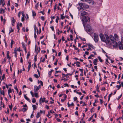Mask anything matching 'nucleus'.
<instances>
[{"label": "nucleus", "instance_id": "1", "mask_svg": "<svg viewBox=\"0 0 123 123\" xmlns=\"http://www.w3.org/2000/svg\"><path fill=\"white\" fill-rule=\"evenodd\" d=\"M110 39L112 43L110 41L109 37L107 36L106 39L107 40V43L108 45H111L113 46H123V37L121 38V42L119 41L117 42L115 41V39L112 35L110 36Z\"/></svg>", "mask_w": 123, "mask_h": 123}, {"label": "nucleus", "instance_id": "2", "mask_svg": "<svg viewBox=\"0 0 123 123\" xmlns=\"http://www.w3.org/2000/svg\"><path fill=\"white\" fill-rule=\"evenodd\" d=\"M83 25L84 28L86 23L87 22H89L90 21V18L86 16L83 17L82 18Z\"/></svg>", "mask_w": 123, "mask_h": 123}, {"label": "nucleus", "instance_id": "3", "mask_svg": "<svg viewBox=\"0 0 123 123\" xmlns=\"http://www.w3.org/2000/svg\"><path fill=\"white\" fill-rule=\"evenodd\" d=\"M111 36H110V37ZM105 36L106 37V40L105 39V37H104V35H103L101 34H100V38L102 41H103V42H105L106 43L107 45H108L107 44V39H106V37H107V36H108V37H109L107 35H105ZM109 39L110 41L111 42V43H112V42L111 41H111H110V40H111L110 39H110L109 38Z\"/></svg>", "mask_w": 123, "mask_h": 123}, {"label": "nucleus", "instance_id": "4", "mask_svg": "<svg viewBox=\"0 0 123 123\" xmlns=\"http://www.w3.org/2000/svg\"><path fill=\"white\" fill-rule=\"evenodd\" d=\"M79 5L81 7V9L83 8H88L89 7L88 5L85 3H79Z\"/></svg>", "mask_w": 123, "mask_h": 123}, {"label": "nucleus", "instance_id": "5", "mask_svg": "<svg viewBox=\"0 0 123 123\" xmlns=\"http://www.w3.org/2000/svg\"><path fill=\"white\" fill-rule=\"evenodd\" d=\"M41 87V86L40 85L37 86L36 85H35L34 86V88L35 92H36L37 91L39 90Z\"/></svg>", "mask_w": 123, "mask_h": 123}, {"label": "nucleus", "instance_id": "6", "mask_svg": "<svg viewBox=\"0 0 123 123\" xmlns=\"http://www.w3.org/2000/svg\"><path fill=\"white\" fill-rule=\"evenodd\" d=\"M94 40L96 42H98V35L95 33H94L93 35Z\"/></svg>", "mask_w": 123, "mask_h": 123}, {"label": "nucleus", "instance_id": "7", "mask_svg": "<svg viewBox=\"0 0 123 123\" xmlns=\"http://www.w3.org/2000/svg\"><path fill=\"white\" fill-rule=\"evenodd\" d=\"M92 29V28L90 25H87L86 26V31L90 32Z\"/></svg>", "mask_w": 123, "mask_h": 123}, {"label": "nucleus", "instance_id": "8", "mask_svg": "<svg viewBox=\"0 0 123 123\" xmlns=\"http://www.w3.org/2000/svg\"><path fill=\"white\" fill-rule=\"evenodd\" d=\"M40 49L39 47H35V52L37 54H38L39 51H40Z\"/></svg>", "mask_w": 123, "mask_h": 123}, {"label": "nucleus", "instance_id": "9", "mask_svg": "<svg viewBox=\"0 0 123 123\" xmlns=\"http://www.w3.org/2000/svg\"><path fill=\"white\" fill-rule=\"evenodd\" d=\"M81 15L82 16H83L86 15L87 12L84 11L83 10H82L80 11Z\"/></svg>", "mask_w": 123, "mask_h": 123}, {"label": "nucleus", "instance_id": "10", "mask_svg": "<svg viewBox=\"0 0 123 123\" xmlns=\"http://www.w3.org/2000/svg\"><path fill=\"white\" fill-rule=\"evenodd\" d=\"M45 98H41L39 100V102L40 103V105H41V102L43 103L45 101Z\"/></svg>", "mask_w": 123, "mask_h": 123}, {"label": "nucleus", "instance_id": "11", "mask_svg": "<svg viewBox=\"0 0 123 123\" xmlns=\"http://www.w3.org/2000/svg\"><path fill=\"white\" fill-rule=\"evenodd\" d=\"M73 73H72L71 74H70L69 73H68V74H64L63 73H62V74L63 75L62 76V77H66L67 78H68V75H71L73 74Z\"/></svg>", "mask_w": 123, "mask_h": 123}, {"label": "nucleus", "instance_id": "12", "mask_svg": "<svg viewBox=\"0 0 123 123\" xmlns=\"http://www.w3.org/2000/svg\"><path fill=\"white\" fill-rule=\"evenodd\" d=\"M114 36L115 37V38H114L115 39V41H116L117 43L118 42V36L116 34H114Z\"/></svg>", "mask_w": 123, "mask_h": 123}, {"label": "nucleus", "instance_id": "13", "mask_svg": "<svg viewBox=\"0 0 123 123\" xmlns=\"http://www.w3.org/2000/svg\"><path fill=\"white\" fill-rule=\"evenodd\" d=\"M22 15L23 17L21 18V21L23 22L25 20V19L24 18V12L23 11H22Z\"/></svg>", "mask_w": 123, "mask_h": 123}, {"label": "nucleus", "instance_id": "14", "mask_svg": "<svg viewBox=\"0 0 123 123\" xmlns=\"http://www.w3.org/2000/svg\"><path fill=\"white\" fill-rule=\"evenodd\" d=\"M97 59H96L93 60V63L94 65H96L97 64Z\"/></svg>", "mask_w": 123, "mask_h": 123}, {"label": "nucleus", "instance_id": "15", "mask_svg": "<svg viewBox=\"0 0 123 123\" xmlns=\"http://www.w3.org/2000/svg\"><path fill=\"white\" fill-rule=\"evenodd\" d=\"M110 48L111 49H118V47H108Z\"/></svg>", "mask_w": 123, "mask_h": 123}, {"label": "nucleus", "instance_id": "16", "mask_svg": "<svg viewBox=\"0 0 123 123\" xmlns=\"http://www.w3.org/2000/svg\"><path fill=\"white\" fill-rule=\"evenodd\" d=\"M0 93L1 94H2L3 96L5 95V92L4 91V90L1 91V89L0 88Z\"/></svg>", "mask_w": 123, "mask_h": 123}, {"label": "nucleus", "instance_id": "17", "mask_svg": "<svg viewBox=\"0 0 123 123\" xmlns=\"http://www.w3.org/2000/svg\"><path fill=\"white\" fill-rule=\"evenodd\" d=\"M32 15L33 17V18H34V17L36 16V14L35 12L33 11H32Z\"/></svg>", "mask_w": 123, "mask_h": 123}, {"label": "nucleus", "instance_id": "18", "mask_svg": "<svg viewBox=\"0 0 123 123\" xmlns=\"http://www.w3.org/2000/svg\"><path fill=\"white\" fill-rule=\"evenodd\" d=\"M24 97L28 101H29L30 99L29 98L27 97V96L25 95H24Z\"/></svg>", "mask_w": 123, "mask_h": 123}, {"label": "nucleus", "instance_id": "19", "mask_svg": "<svg viewBox=\"0 0 123 123\" xmlns=\"http://www.w3.org/2000/svg\"><path fill=\"white\" fill-rule=\"evenodd\" d=\"M0 13H4L5 12L4 10L2 9V8H0Z\"/></svg>", "mask_w": 123, "mask_h": 123}, {"label": "nucleus", "instance_id": "20", "mask_svg": "<svg viewBox=\"0 0 123 123\" xmlns=\"http://www.w3.org/2000/svg\"><path fill=\"white\" fill-rule=\"evenodd\" d=\"M121 86V85H117L116 86V87L117 88V90H118L119 89Z\"/></svg>", "mask_w": 123, "mask_h": 123}, {"label": "nucleus", "instance_id": "21", "mask_svg": "<svg viewBox=\"0 0 123 123\" xmlns=\"http://www.w3.org/2000/svg\"><path fill=\"white\" fill-rule=\"evenodd\" d=\"M40 115L39 113V112H37V114L36 115V118H39V117L40 116Z\"/></svg>", "mask_w": 123, "mask_h": 123}, {"label": "nucleus", "instance_id": "22", "mask_svg": "<svg viewBox=\"0 0 123 123\" xmlns=\"http://www.w3.org/2000/svg\"><path fill=\"white\" fill-rule=\"evenodd\" d=\"M32 106L33 107V109L34 110L36 109H37V106L35 105H33Z\"/></svg>", "mask_w": 123, "mask_h": 123}, {"label": "nucleus", "instance_id": "23", "mask_svg": "<svg viewBox=\"0 0 123 123\" xmlns=\"http://www.w3.org/2000/svg\"><path fill=\"white\" fill-rule=\"evenodd\" d=\"M38 83H40L41 85L43 86V82L41 80L40 81H38Z\"/></svg>", "mask_w": 123, "mask_h": 123}, {"label": "nucleus", "instance_id": "24", "mask_svg": "<svg viewBox=\"0 0 123 123\" xmlns=\"http://www.w3.org/2000/svg\"><path fill=\"white\" fill-rule=\"evenodd\" d=\"M8 94H9L12 92V90L11 88H9V89L8 90Z\"/></svg>", "mask_w": 123, "mask_h": 123}, {"label": "nucleus", "instance_id": "25", "mask_svg": "<svg viewBox=\"0 0 123 123\" xmlns=\"http://www.w3.org/2000/svg\"><path fill=\"white\" fill-rule=\"evenodd\" d=\"M34 95L35 97L36 98H38L39 97L38 93L36 92H35Z\"/></svg>", "mask_w": 123, "mask_h": 123}, {"label": "nucleus", "instance_id": "26", "mask_svg": "<svg viewBox=\"0 0 123 123\" xmlns=\"http://www.w3.org/2000/svg\"><path fill=\"white\" fill-rule=\"evenodd\" d=\"M63 14H61V19H64L65 18V17L63 16Z\"/></svg>", "mask_w": 123, "mask_h": 123}, {"label": "nucleus", "instance_id": "27", "mask_svg": "<svg viewBox=\"0 0 123 123\" xmlns=\"http://www.w3.org/2000/svg\"><path fill=\"white\" fill-rule=\"evenodd\" d=\"M30 55V53L29 52H28V53L27 54V56L26 57V58L27 59H28L29 58V56Z\"/></svg>", "mask_w": 123, "mask_h": 123}, {"label": "nucleus", "instance_id": "28", "mask_svg": "<svg viewBox=\"0 0 123 123\" xmlns=\"http://www.w3.org/2000/svg\"><path fill=\"white\" fill-rule=\"evenodd\" d=\"M98 59L100 61V62H103V60L101 59V58L100 57V56H98Z\"/></svg>", "mask_w": 123, "mask_h": 123}, {"label": "nucleus", "instance_id": "29", "mask_svg": "<svg viewBox=\"0 0 123 123\" xmlns=\"http://www.w3.org/2000/svg\"><path fill=\"white\" fill-rule=\"evenodd\" d=\"M92 44L89 43L87 44V45L86 46L85 45H84L83 46H92Z\"/></svg>", "mask_w": 123, "mask_h": 123}, {"label": "nucleus", "instance_id": "30", "mask_svg": "<svg viewBox=\"0 0 123 123\" xmlns=\"http://www.w3.org/2000/svg\"><path fill=\"white\" fill-rule=\"evenodd\" d=\"M37 55H36L34 57V61L35 62H36L37 61Z\"/></svg>", "mask_w": 123, "mask_h": 123}, {"label": "nucleus", "instance_id": "31", "mask_svg": "<svg viewBox=\"0 0 123 123\" xmlns=\"http://www.w3.org/2000/svg\"><path fill=\"white\" fill-rule=\"evenodd\" d=\"M50 114L49 113V112H48V114L47 115V116L49 117V118H50L51 117V116H50Z\"/></svg>", "mask_w": 123, "mask_h": 123}, {"label": "nucleus", "instance_id": "32", "mask_svg": "<svg viewBox=\"0 0 123 123\" xmlns=\"http://www.w3.org/2000/svg\"><path fill=\"white\" fill-rule=\"evenodd\" d=\"M56 18H57L56 19L55 21H56V23H57L58 22V20L59 19V17L58 16H57Z\"/></svg>", "mask_w": 123, "mask_h": 123}, {"label": "nucleus", "instance_id": "33", "mask_svg": "<svg viewBox=\"0 0 123 123\" xmlns=\"http://www.w3.org/2000/svg\"><path fill=\"white\" fill-rule=\"evenodd\" d=\"M36 100L35 98H33L32 99V102L33 103H35L36 102Z\"/></svg>", "mask_w": 123, "mask_h": 123}, {"label": "nucleus", "instance_id": "34", "mask_svg": "<svg viewBox=\"0 0 123 123\" xmlns=\"http://www.w3.org/2000/svg\"><path fill=\"white\" fill-rule=\"evenodd\" d=\"M5 2L4 1V0H0V5H1L2 3H3Z\"/></svg>", "mask_w": 123, "mask_h": 123}, {"label": "nucleus", "instance_id": "35", "mask_svg": "<svg viewBox=\"0 0 123 123\" xmlns=\"http://www.w3.org/2000/svg\"><path fill=\"white\" fill-rule=\"evenodd\" d=\"M27 110V109L26 108H23L22 111L23 112H25Z\"/></svg>", "mask_w": 123, "mask_h": 123}, {"label": "nucleus", "instance_id": "36", "mask_svg": "<svg viewBox=\"0 0 123 123\" xmlns=\"http://www.w3.org/2000/svg\"><path fill=\"white\" fill-rule=\"evenodd\" d=\"M11 30H9L10 32H9V34H10L11 32H12L13 31V30L12 29V28L11 27Z\"/></svg>", "mask_w": 123, "mask_h": 123}, {"label": "nucleus", "instance_id": "37", "mask_svg": "<svg viewBox=\"0 0 123 123\" xmlns=\"http://www.w3.org/2000/svg\"><path fill=\"white\" fill-rule=\"evenodd\" d=\"M94 115H92V116L89 118L88 119V121H91V119H92L93 117V116Z\"/></svg>", "mask_w": 123, "mask_h": 123}, {"label": "nucleus", "instance_id": "38", "mask_svg": "<svg viewBox=\"0 0 123 123\" xmlns=\"http://www.w3.org/2000/svg\"><path fill=\"white\" fill-rule=\"evenodd\" d=\"M9 108H10V110H12V104H11V105H9Z\"/></svg>", "mask_w": 123, "mask_h": 123}, {"label": "nucleus", "instance_id": "39", "mask_svg": "<svg viewBox=\"0 0 123 123\" xmlns=\"http://www.w3.org/2000/svg\"><path fill=\"white\" fill-rule=\"evenodd\" d=\"M99 87L98 86V85H97V88H96V89L97 91H98V92H99Z\"/></svg>", "mask_w": 123, "mask_h": 123}, {"label": "nucleus", "instance_id": "40", "mask_svg": "<svg viewBox=\"0 0 123 123\" xmlns=\"http://www.w3.org/2000/svg\"><path fill=\"white\" fill-rule=\"evenodd\" d=\"M19 23H18L17 24V27L18 29V32L19 30V27L18 26Z\"/></svg>", "mask_w": 123, "mask_h": 123}, {"label": "nucleus", "instance_id": "41", "mask_svg": "<svg viewBox=\"0 0 123 123\" xmlns=\"http://www.w3.org/2000/svg\"><path fill=\"white\" fill-rule=\"evenodd\" d=\"M34 76L37 78H38L39 77L36 74H35L34 75Z\"/></svg>", "mask_w": 123, "mask_h": 123}, {"label": "nucleus", "instance_id": "42", "mask_svg": "<svg viewBox=\"0 0 123 123\" xmlns=\"http://www.w3.org/2000/svg\"><path fill=\"white\" fill-rule=\"evenodd\" d=\"M74 101H76L77 100V98L76 97H74Z\"/></svg>", "mask_w": 123, "mask_h": 123}, {"label": "nucleus", "instance_id": "43", "mask_svg": "<svg viewBox=\"0 0 123 123\" xmlns=\"http://www.w3.org/2000/svg\"><path fill=\"white\" fill-rule=\"evenodd\" d=\"M30 92L31 94L32 97H34V95L33 93V92H32V91H31Z\"/></svg>", "mask_w": 123, "mask_h": 123}, {"label": "nucleus", "instance_id": "44", "mask_svg": "<svg viewBox=\"0 0 123 123\" xmlns=\"http://www.w3.org/2000/svg\"><path fill=\"white\" fill-rule=\"evenodd\" d=\"M22 13L21 12H19L18 13V17L19 18H20V16L22 14Z\"/></svg>", "mask_w": 123, "mask_h": 123}, {"label": "nucleus", "instance_id": "45", "mask_svg": "<svg viewBox=\"0 0 123 123\" xmlns=\"http://www.w3.org/2000/svg\"><path fill=\"white\" fill-rule=\"evenodd\" d=\"M53 70L52 69L51 70V71H49V75H50H50H51V72L53 71Z\"/></svg>", "mask_w": 123, "mask_h": 123}, {"label": "nucleus", "instance_id": "46", "mask_svg": "<svg viewBox=\"0 0 123 123\" xmlns=\"http://www.w3.org/2000/svg\"><path fill=\"white\" fill-rule=\"evenodd\" d=\"M15 20L14 19V18H12V22L14 24L15 23Z\"/></svg>", "mask_w": 123, "mask_h": 123}, {"label": "nucleus", "instance_id": "47", "mask_svg": "<svg viewBox=\"0 0 123 123\" xmlns=\"http://www.w3.org/2000/svg\"><path fill=\"white\" fill-rule=\"evenodd\" d=\"M14 43V42L12 40H11V46H12V44Z\"/></svg>", "mask_w": 123, "mask_h": 123}, {"label": "nucleus", "instance_id": "48", "mask_svg": "<svg viewBox=\"0 0 123 123\" xmlns=\"http://www.w3.org/2000/svg\"><path fill=\"white\" fill-rule=\"evenodd\" d=\"M70 39L71 41L73 40V39H72L73 38V36L72 35H70Z\"/></svg>", "mask_w": 123, "mask_h": 123}, {"label": "nucleus", "instance_id": "49", "mask_svg": "<svg viewBox=\"0 0 123 123\" xmlns=\"http://www.w3.org/2000/svg\"><path fill=\"white\" fill-rule=\"evenodd\" d=\"M34 38L35 39H36L37 38V36L36 34V31H34Z\"/></svg>", "mask_w": 123, "mask_h": 123}, {"label": "nucleus", "instance_id": "50", "mask_svg": "<svg viewBox=\"0 0 123 123\" xmlns=\"http://www.w3.org/2000/svg\"><path fill=\"white\" fill-rule=\"evenodd\" d=\"M50 28L52 30L54 31V27L53 26H51L50 27Z\"/></svg>", "mask_w": 123, "mask_h": 123}, {"label": "nucleus", "instance_id": "51", "mask_svg": "<svg viewBox=\"0 0 123 123\" xmlns=\"http://www.w3.org/2000/svg\"><path fill=\"white\" fill-rule=\"evenodd\" d=\"M64 99L65 100L67 98V96L65 94H64Z\"/></svg>", "mask_w": 123, "mask_h": 123}, {"label": "nucleus", "instance_id": "52", "mask_svg": "<svg viewBox=\"0 0 123 123\" xmlns=\"http://www.w3.org/2000/svg\"><path fill=\"white\" fill-rule=\"evenodd\" d=\"M5 74H4L2 76V78L3 80L5 78Z\"/></svg>", "mask_w": 123, "mask_h": 123}, {"label": "nucleus", "instance_id": "53", "mask_svg": "<svg viewBox=\"0 0 123 123\" xmlns=\"http://www.w3.org/2000/svg\"><path fill=\"white\" fill-rule=\"evenodd\" d=\"M79 70L82 73H83V69H79Z\"/></svg>", "mask_w": 123, "mask_h": 123}, {"label": "nucleus", "instance_id": "54", "mask_svg": "<svg viewBox=\"0 0 123 123\" xmlns=\"http://www.w3.org/2000/svg\"><path fill=\"white\" fill-rule=\"evenodd\" d=\"M122 94H121V95H120L117 98V99L118 100H119L120 98L122 96Z\"/></svg>", "mask_w": 123, "mask_h": 123}, {"label": "nucleus", "instance_id": "55", "mask_svg": "<svg viewBox=\"0 0 123 123\" xmlns=\"http://www.w3.org/2000/svg\"><path fill=\"white\" fill-rule=\"evenodd\" d=\"M76 93L77 94H79L80 95H81L82 94V93L80 92H76Z\"/></svg>", "mask_w": 123, "mask_h": 123}, {"label": "nucleus", "instance_id": "56", "mask_svg": "<svg viewBox=\"0 0 123 123\" xmlns=\"http://www.w3.org/2000/svg\"><path fill=\"white\" fill-rule=\"evenodd\" d=\"M100 100V104H102V103H103V100H102L101 99H99Z\"/></svg>", "mask_w": 123, "mask_h": 123}, {"label": "nucleus", "instance_id": "57", "mask_svg": "<svg viewBox=\"0 0 123 123\" xmlns=\"http://www.w3.org/2000/svg\"><path fill=\"white\" fill-rule=\"evenodd\" d=\"M14 88L17 90V92H18V89L17 88V87L16 86H15L14 87Z\"/></svg>", "mask_w": 123, "mask_h": 123}, {"label": "nucleus", "instance_id": "58", "mask_svg": "<svg viewBox=\"0 0 123 123\" xmlns=\"http://www.w3.org/2000/svg\"><path fill=\"white\" fill-rule=\"evenodd\" d=\"M41 19L43 20H44V17H43V16H41Z\"/></svg>", "mask_w": 123, "mask_h": 123}, {"label": "nucleus", "instance_id": "59", "mask_svg": "<svg viewBox=\"0 0 123 123\" xmlns=\"http://www.w3.org/2000/svg\"><path fill=\"white\" fill-rule=\"evenodd\" d=\"M119 49L120 50L123 49V47H119Z\"/></svg>", "mask_w": 123, "mask_h": 123}, {"label": "nucleus", "instance_id": "60", "mask_svg": "<svg viewBox=\"0 0 123 123\" xmlns=\"http://www.w3.org/2000/svg\"><path fill=\"white\" fill-rule=\"evenodd\" d=\"M0 18L1 21H2L3 20V18L2 16H0Z\"/></svg>", "mask_w": 123, "mask_h": 123}, {"label": "nucleus", "instance_id": "61", "mask_svg": "<svg viewBox=\"0 0 123 123\" xmlns=\"http://www.w3.org/2000/svg\"><path fill=\"white\" fill-rule=\"evenodd\" d=\"M7 57L9 59H10L11 58V57L10 56H9V55H7Z\"/></svg>", "mask_w": 123, "mask_h": 123}, {"label": "nucleus", "instance_id": "62", "mask_svg": "<svg viewBox=\"0 0 123 123\" xmlns=\"http://www.w3.org/2000/svg\"><path fill=\"white\" fill-rule=\"evenodd\" d=\"M101 90H104L105 91V87H102V88H101Z\"/></svg>", "mask_w": 123, "mask_h": 123}, {"label": "nucleus", "instance_id": "63", "mask_svg": "<svg viewBox=\"0 0 123 123\" xmlns=\"http://www.w3.org/2000/svg\"><path fill=\"white\" fill-rule=\"evenodd\" d=\"M94 108H92L91 110V111L92 113V112L93 111Z\"/></svg>", "mask_w": 123, "mask_h": 123}, {"label": "nucleus", "instance_id": "64", "mask_svg": "<svg viewBox=\"0 0 123 123\" xmlns=\"http://www.w3.org/2000/svg\"><path fill=\"white\" fill-rule=\"evenodd\" d=\"M45 108L47 109H49V107L47 105H46Z\"/></svg>", "mask_w": 123, "mask_h": 123}]
</instances>
